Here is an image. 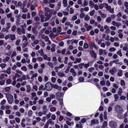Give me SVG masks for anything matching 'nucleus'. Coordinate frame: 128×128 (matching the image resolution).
I'll use <instances>...</instances> for the list:
<instances>
[{"mask_svg":"<svg viewBox=\"0 0 128 128\" xmlns=\"http://www.w3.org/2000/svg\"><path fill=\"white\" fill-rule=\"evenodd\" d=\"M115 111L117 113V116L119 119L122 118V113L123 112L122 107L119 105H116L114 106Z\"/></svg>","mask_w":128,"mask_h":128,"instance_id":"f257e3e1","label":"nucleus"},{"mask_svg":"<svg viewBox=\"0 0 128 128\" xmlns=\"http://www.w3.org/2000/svg\"><path fill=\"white\" fill-rule=\"evenodd\" d=\"M5 96L8 103L10 104H12L14 101L13 96L9 93H6Z\"/></svg>","mask_w":128,"mask_h":128,"instance_id":"f03ea898","label":"nucleus"},{"mask_svg":"<svg viewBox=\"0 0 128 128\" xmlns=\"http://www.w3.org/2000/svg\"><path fill=\"white\" fill-rule=\"evenodd\" d=\"M46 89L48 91H50L52 88V84L50 82H48L46 83L45 85Z\"/></svg>","mask_w":128,"mask_h":128,"instance_id":"7ed1b4c3","label":"nucleus"},{"mask_svg":"<svg viewBox=\"0 0 128 128\" xmlns=\"http://www.w3.org/2000/svg\"><path fill=\"white\" fill-rule=\"evenodd\" d=\"M109 126L112 128H116L117 127V124L116 122L114 121H111L109 122Z\"/></svg>","mask_w":128,"mask_h":128,"instance_id":"20e7f679","label":"nucleus"},{"mask_svg":"<svg viewBox=\"0 0 128 128\" xmlns=\"http://www.w3.org/2000/svg\"><path fill=\"white\" fill-rule=\"evenodd\" d=\"M90 52L92 58H94L96 59L97 58V54L92 49L90 50Z\"/></svg>","mask_w":128,"mask_h":128,"instance_id":"39448f33","label":"nucleus"},{"mask_svg":"<svg viewBox=\"0 0 128 128\" xmlns=\"http://www.w3.org/2000/svg\"><path fill=\"white\" fill-rule=\"evenodd\" d=\"M44 15L46 17L45 18V21L46 22L52 16V14H48V12H46L45 13Z\"/></svg>","mask_w":128,"mask_h":128,"instance_id":"423d86ee","label":"nucleus"},{"mask_svg":"<svg viewBox=\"0 0 128 128\" xmlns=\"http://www.w3.org/2000/svg\"><path fill=\"white\" fill-rule=\"evenodd\" d=\"M112 24L114 26H116L118 28L121 25V24L120 22H117L116 21H113L112 22Z\"/></svg>","mask_w":128,"mask_h":128,"instance_id":"0eeeda50","label":"nucleus"},{"mask_svg":"<svg viewBox=\"0 0 128 128\" xmlns=\"http://www.w3.org/2000/svg\"><path fill=\"white\" fill-rule=\"evenodd\" d=\"M106 51V50H103L102 49H100L99 50V54L100 55H101L102 54L104 55L107 54Z\"/></svg>","mask_w":128,"mask_h":128,"instance_id":"6e6552de","label":"nucleus"},{"mask_svg":"<svg viewBox=\"0 0 128 128\" xmlns=\"http://www.w3.org/2000/svg\"><path fill=\"white\" fill-rule=\"evenodd\" d=\"M70 72L72 74V75L74 77L76 76H77V74L75 72V70L74 68H71L70 70Z\"/></svg>","mask_w":128,"mask_h":128,"instance_id":"1a4fd4ad","label":"nucleus"},{"mask_svg":"<svg viewBox=\"0 0 128 128\" xmlns=\"http://www.w3.org/2000/svg\"><path fill=\"white\" fill-rule=\"evenodd\" d=\"M122 16V14L121 12H118L116 15L117 20L118 21H120L121 20V17Z\"/></svg>","mask_w":128,"mask_h":128,"instance_id":"9d476101","label":"nucleus"},{"mask_svg":"<svg viewBox=\"0 0 128 128\" xmlns=\"http://www.w3.org/2000/svg\"><path fill=\"white\" fill-rule=\"evenodd\" d=\"M117 71L115 67H113L109 70V72L112 74H114Z\"/></svg>","mask_w":128,"mask_h":128,"instance_id":"9b49d317","label":"nucleus"},{"mask_svg":"<svg viewBox=\"0 0 128 128\" xmlns=\"http://www.w3.org/2000/svg\"><path fill=\"white\" fill-rule=\"evenodd\" d=\"M41 38L42 39L44 40L46 42H47V41L49 39V38L48 36H45L44 34H42L41 36Z\"/></svg>","mask_w":128,"mask_h":128,"instance_id":"f8f14e48","label":"nucleus"},{"mask_svg":"<svg viewBox=\"0 0 128 128\" xmlns=\"http://www.w3.org/2000/svg\"><path fill=\"white\" fill-rule=\"evenodd\" d=\"M10 40L11 41H13L16 39V35L15 34H10Z\"/></svg>","mask_w":128,"mask_h":128,"instance_id":"ddd939ff","label":"nucleus"},{"mask_svg":"<svg viewBox=\"0 0 128 128\" xmlns=\"http://www.w3.org/2000/svg\"><path fill=\"white\" fill-rule=\"evenodd\" d=\"M99 123L98 120L96 119H93L91 121V125H94L96 124H98Z\"/></svg>","mask_w":128,"mask_h":128,"instance_id":"4468645a","label":"nucleus"},{"mask_svg":"<svg viewBox=\"0 0 128 128\" xmlns=\"http://www.w3.org/2000/svg\"><path fill=\"white\" fill-rule=\"evenodd\" d=\"M8 75L4 73L0 74V80H2L4 78V76L7 77Z\"/></svg>","mask_w":128,"mask_h":128,"instance_id":"2eb2a0df","label":"nucleus"},{"mask_svg":"<svg viewBox=\"0 0 128 128\" xmlns=\"http://www.w3.org/2000/svg\"><path fill=\"white\" fill-rule=\"evenodd\" d=\"M10 58L8 56H6L5 57H4L2 60V61L4 63H6V62H8V61L10 60Z\"/></svg>","mask_w":128,"mask_h":128,"instance_id":"dca6fc26","label":"nucleus"},{"mask_svg":"<svg viewBox=\"0 0 128 128\" xmlns=\"http://www.w3.org/2000/svg\"><path fill=\"white\" fill-rule=\"evenodd\" d=\"M51 46L52 48L51 49V50L52 52H54L55 51V48L56 47V45L54 44H52Z\"/></svg>","mask_w":128,"mask_h":128,"instance_id":"f3484780","label":"nucleus"},{"mask_svg":"<svg viewBox=\"0 0 128 128\" xmlns=\"http://www.w3.org/2000/svg\"><path fill=\"white\" fill-rule=\"evenodd\" d=\"M57 74L58 76L60 77H62L65 76L64 74L62 72H58L57 73Z\"/></svg>","mask_w":128,"mask_h":128,"instance_id":"a211bd4d","label":"nucleus"},{"mask_svg":"<svg viewBox=\"0 0 128 128\" xmlns=\"http://www.w3.org/2000/svg\"><path fill=\"white\" fill-rule=\"evenodd\" d=\"M26 92L28 93H29L31 91L30 86L29 85H27L26 86Z\"/></svg>","mask_w":128,"mask_h":128,"instance_id":"6ab92c4d","label":"nucleus"},{"mask_svg":"<svg viewBox=\"0 0 128 128\" xmlns=\"http://www.w3.org/2000/svg\"><path fill=\"white\" fill-rule=\"evenodd\" d=\"M89 6L91 8H93L94 5L95 4L92 0H90L89 1Z\"/></svg>","mask_w":128,"mask_h":128,"instance_id":"aec40b11","label":"nucleus"},{"mask_svg":"<svg viewBox=\"0 0 128 128\" xmlns=\"http://www.w3.org/2000/svg\"><path fill=\"white\" fill-rule=\"evenodd\" d=\"M7 66L6 64L4 63H2L0 64V67L2 69H3L5 68Z\"/></svg>","mask_w":128,"mask_h":128,"instance_id":"412c9836","label":"nucleus"},{"mask_svg":"<svg viewBox=\"0 0 128 128\" xmlns=\"http://www.w3.org/2000/svg\"><path fill=\"white\" fill-rule=\"evenodd\" d=\"M53 88L59 90H60L62 89V88L60 86H58L57 84H54L53 86Z\"/></svg>","mask_w":128,"mask_h":128,"instance_id":"4be33fe9","label":"nucleus"},{"mask_svg":"<svg viewBox=\"0 0 128 128\" xmlns=\"http://www.w3.org/2000/svg\"><path fill=\"white\" fill-rule=\"evenodd\" d=\"M23 45V48L26 47L28 44V40L22 41Z\"/></svg>","mask_w":128,"mask_h":128,"instance_id":"5701e85b","label":"nucleus"},{"mask_svg":"<svg viewBox=\"0 0 128 128\" xmlns=\"http://www.w3.org/2000/svg\"><path fill=\"white\" fill-rule=\"evenodd\" d=\"M123 92L122 89L121 88H119L118 92V94L120 96H121L122 95V93Z\"/></svg>","mask_w":128,"mask_h":128,"instance_id":"b1692460","label":"nucleus"},{"mask_svg":"<svg viewBox=\"0 0 128 128\" xmlns=\"http://www.w3.org/2000/svg\"><path fill=\"white\" fill-rule=\"evenodd\" d=\"M47 123L49 124H51L53 125L54 124V122L52 121L51 119H49L47 121Z\"/></svg>","mask_w":128,"mask_h":128,"instance_id":"393cba45","label":"nucleus"},{"mask_svg":"<svg viewBox=\"0 0 128 128\" xmlns=\"http://www.w3.org/2000/svg\"><path fill=\"white\" fill-rule=\"evenodd\" d=\"M62 4L65 7H67L68 6L67 0H63Z\"/></svg>","mask_w":128,"mask_h":128,"instance_id":"a878e982","label":"nucleus"},{"mask_svg":"<svg viewBox=\"0 0 128 128\" xmlns=\"http://www.w3.org/2000/svg\"><path fill=\"white\" fill-rule=\"evenodd\" d=\"M64 66V64H62L59 66H56L54 68L55 69H58V68H62Z\"/></svg>","mask_w":128,"mask_h":128,"instance_id":"bb28decb","label":"nucleus"},{"mask_svg":"<svg viewBox=\"0 0 128 128\" xmlns=\"http://www.w3.org/2000/svg\"><path fill=\"white\" fill-rule=\"evenodd\" d=\"M105 8H106V10L107 11H108L110 8H111V6L108 5L106 3L104 4Z\"/></svg>","mask_w":128,"mask_h":128,"instance_id":"cd10ccee","label":"nucleus"},{"mask_svg":"<svg viewBox=\"0 0 128 128\" xmlns=\"http://www.w3.org/2000/svg\"><path fill=\"white\" fill-rule=\"evenodd\" d=\"M90 48H91V49H92V48L93 47V46L94 44V42H90L88 43Z\"/></svg>","mask_w":128,"mask_h":128,"instance_id":"c85d7f7f","label":"nucleus"},{"mask_svg":"<svg viewBox=\"0 0 128 128\" xmlns=\"http://www.w3.org/2000/svg\"><path fill=\"white\" fill-rule=\"evenodd\" d=\"M114 63L116 64H120V65L122 64V63L121 62H119L118 60H113Z\"/></svg>","mask_w":128,"mask_h":128,"instance_id":"c756f323","label":"nucleus"},{"mask_svg":"<svg viewBox=\"0 0 128 128\" xmlns=\"http://www.w3.org/2000/svg\"><path fill=\"white\" fill-rule=\"evenodd\" d=\"M107 122L106 121H104L101 127V128H104L107 126Z\"/></svg>","mask_w":128,"mask_h":128,"instance_id":"7c9ffc66","label":"nucleus"},{"mask_svg":"<svg viewBox=\"0 0 128 128\" xmlns=\"http://www.w3.org/2000/svg\"><path fill=\"white\" fill-rule=\"evenodd\" d=\"M111 18L110 17H108L106 18V22L107 23H110L111 22Z\"/></svg>","mask_w":128,"mask_h":128,"instance_id":"2f4dec72","label":"nucleus"},{"mask_svg":"<svg viewBox=\"0 0 128 128\" xmlns=\"http://www.w3.org/2000/svg\"><path fill=\"white\" fill-rule=\"evenodd\" d=\"M114 98H115L114 101L115 102H116L118 100L119 98V96H118V94H115L114 95Z\"/></svg>","mask_w":128,"mask_h":128,"instance_id":"473e14b6","label":"nucleus"},{"mask_svg":"<svg viewBox=\"0 0 128 128\" xmlns=\"http://www.w3.org/2000/svg\"><path fill=\"white\" fill-rule=\"evenodd\" d=\"M90 19V17L88 15H86L84 18V20L86 21H88Z\"/></svg>","mask_w":128,"mask_h":128,"instance_id":"72a5a7b5","label":"nucleus"},{"mask_svg":"<svg viewBox=\"0 0 128 128\" xmlns=\"http://www.w3.org/2000/svg\"><path fill=\"white\" fill-rule=\"evenodd\" d=\"M17 32L19 35L21 34V29L19 27L17 28L16 29Z\"/></svg>","mask_w":128,"mask_h":128,"instance_id":"f704fd0d","label":"nucleus"},{"mask_svg":"<svg viewBox=\"0 0 128 128\" xmlns=\"http://www.w3.org/2000/svg\"><path fill=\"white\" fill-rule=\"evenodd\" d=\"M11 70V69L10 68V67H9L6 70V73L8 74H10L11 73L10 71Z\"/></svg>","mask_w":128,"mask_h":128,"instance_id":"c9c22d12","label":"nucleus"},{"mask_svg":"<svg viewBox=\"0 0 128 128\" xmlns=\"http://www.w3.org/2000/svg\"><path fill=\"white\" fill-rule=\"evenodd\" d=\"M106 3H104L103 4H101L99 5V7L100 9H102L104 7H105L104 4Z\"/></svg>","mask_w":128,"mask_h":128,"instance_id":"e433bc0d","label":"nucleus"},{"mask_svg":"<svg viewBox=\"0 0 128 128\" xmlns=\"http://www.w3.org/2000/svg\"><path fill=\"white\" fill-rule=\"evenodd\" d=\"M5 20L4 18L0 20L1 24L2 25H4L5 23Z\"/></svg>","mask_w":128,"mask_h":128,"instance_id":"4c0bfd02","label":"nucleus"},{"mask_svg":"<svg viewBox=\"0 0 128 128\" xmlns=\"http://www.w3.org/2000/svg\"><path fill=\"white\" fill-rule=\"evenodd\" d=\"M32 114V111L31 110H29L28 112V115L29 117H31Z\"/></svg>","mask_w":128,"mask_h":128,"instance_id":"58836bf2","label":"nucleus"},{"mask_svg":"<svg viewBox=\"0 0 128 128\" xmlns=\"http://www.w3.org/2000/svg\"><path fill=\"white\" fill-rule=\"evenodd\" d=\"M16 52L15 51H13L11 56V58H12L14 56H16Z\"/></svg>","mask_w":128,"mask_h":128,"instance_id":"ea45409f","label":"nucleus"},{"mask_svg":"<svg viewBox=\"0 0 128 128\" xmlns=\"http://www.w3.org/2000/svg\"><path fill=\"white\" fill-rule=\"evenodd\" d=\"M22 41H24L28 40V39L27 37L24 35H23L22 37Z\"/></svg>","mask_w":128,"mask_h":128,"instance_id":"a19ab883","label":"nucleus"},{"mask_svg":"<svg viewBox=\"0 0 128 128\" xmlns=\"http://www.w3.org/2000/svg\"><path fill=\"white\" fill-rule=\"evenodd\" d=\"M94 70L95 68L94 67H91L88 68V70L90 72H92Z\"/></svg>","mask_w":128,"mask_h":128,"instance_id":"79ce46f5","label":"nucleus"},{"mask_svg":"<svg viewBox=\"0 0 128 128\" xmlns=\"http://www.w3.org/2000/svg\"><path fill=\"white\" fill-rule=\"evenodd\" d=\"M42 110L44 114H46L48 111V110L47 108H42Z\"/></svg>","mask_w":128,"mask_h":128,"instance_id":"37998d69","label":"nucleus"},{"mask_svg":"<svg viewBox=\"0 0 128 128\" xmlns=\"http://www.w3.org/2000/svg\"><path fill=\"white\" fill-rule=\"evenodd\" d=\"M38 53L40 54L41 56L43 55L44 54L43 52V50L42 49H41L40 50L38 51Z\"/></svg>","mask_w":128,"mask_h":128,"instance_id":"c03bdc74","label":"nucleus"},{"mask_svg":"<svg viewBox=\"0 0 128 128\" xmlns=\"http://www.w3.org/2000/svg\"><path fill=\"white\" fill-rule=\"evenodd\" d=\"M56 110V108L54 107H52L50 108V110L51 112H54Z\"/></svg>","mask_w":128,"mask_h":128,"instance_id":"a18cd8bd","label":"nucleus"},{"mask_svg":"<svg viewBox=\"0 0 128 128\" xmlns=\"http://www.w3.org/2000/svg\"><path fill=\"white\" fill-rule=\"evenodd\" d=\"M48 64L51 68H53L54 67V65L52 63L48 62Z\"/></svg>","mask_w":128,"mask_h":128,"instance_id":"49530a36","label":"nucleus"},{"mask_svg":"<svg viewBox=\"0 0 128 128\" xmlns=\"http://www.w3.org/2000/svg\"><path fill=\"white\" fill-rule=\"evenodd\" d=\"M21 69L22 70L24 71L25 72L27 70V68L25 66H22L21 68Z\"/></svg>","mask_w":128,"mask_h":128,"instance_id":"de8ad7c7","label":"nucleus"},{"mask_svg":"<svg viewBox=\"0 0 128 128\" xmlns=\"http://www.w3.org/2000/svg\"><path fill=\"white\" fill-rule=\"evenodd\" d=\"M6 100L5 99L2 100L0 102L1 105H2L4 104L6 102Z\"/></svg>","mask_w":128,"mask_h":128,"instance_id":"09e8293b","label":"nucleus"},{"mask_svg":"<svg viewBox=\"0 0 128 128\" xmlns=\"http://www.w3.org/2000/svg\"><path fill=\"white\" fill-rule=\"evenodd\" d=\"M116 50V48L113 47L110 48L109 49V51L110 52L114 51H115Z\"/></svg>","mask_w":128,"mask_h":128,"instance_id":"8fccbe9b","label":"nucleus"},{"mask_svg":"<svg viewBox=\"0 0 128 128\" xmlns=\"http://www.w3.org/2000/svg\"><path fill=\"white\" fill-rule=\"evenodd\" d=\"M84 80V78L83 77H80L79 78V81L81 82H83Z\"/></svg>","mask_w":128,"mask_h":128,"instance_id":"3c124183","label":"nucleus"},{"mask_svg":"<svg viewBox=\"0 0 128 128\" xmlns=\"http://www.w3.org/2000/svg\"><path fill=\"white\" fill-rule=\"evenodd\" d=\"M32 30L33 33L34 34H36L37 33V31L36 30V29L35 27H33L32 28Z\"/></svg>","mask_w":128,"mask_h":128,"instance_id":"603ef678","label":"nucleus"},{"mask_svg":"<svg viewBox=\"0 0 128 128\" xmlns=\"http://www.w3.org/2000/svg\"><path fill=\"white\" fill-rule=\"evenodd\" d=\"M32 96V98H34L35 96H36V94L35 92H32L30 94Z\"/></svg>","mask_w":128,"mask_h":128,"instance_id":"864d4df0","label":"nucleus"},{"mask_svg":"<svg viewBox=\"0 0 128 128\" xmlns=\"http://www.w3.org/2000/svg\"><path fill=\"white\" fill-rule=\"evenodd\" d=\"M51 119L53 120H55L56 119V115L54 114H53L51 116Z\"/></svg>","mask_w":128,"mask_h":128,"instance_id":"5fc2aeb1","label":"nucleus"},{"mask_svg":"<svg viewBox=\"0 0 128 128\" xmlns=\"http://www.w3.org/2000/svg\"><path fill=\"white\" fill-rule=\"evenodd\" d=\"M120 97V100H124L126 99V97L125 96H121Z\"/></svg>","mask_w":128,"mask_h":128,"instance_id":"6e6d98bb","label":"nucleus"},{"mask_svg":"<svg viewBox=\"0 0 128 128\" xmlns=\"http://www.w3.org/2000/svg\"><path fill=\"white\" fill-rule=\"evenodd\" d=\"M52 114L50 113V112H49V113L46 115V118L47 119H49L50 117V116Z\"/></svg>","mask_w":128,"mask_h":128,"instance_id":"4d7b16f0","label":"nucleus"},{"mask_svg":"<svg viewBox=\"0 0 128 128\" xmlns=\"http://www.w3.org/2000/svg\"><path fill=\"white\" fill-rule=\"evenodd\" d=\"M4 34L2 32H0V38L2 39L4 38Z\"/></svg>","mask_w":128,"mask_h":128,"instance_id":"13d9d810","label":"nucleus"},{"mask_svg":"<svg viewBox=\"0 0 128 128\" xmlns=\"http://www.w3.org/2000/svg\"><path fill=\"white\" fill-rule=\"evenodd\" d=\"M123 74L122 70L120 71L118 73V75L119 76H121Z\"/></svg>","mask_w":128,"mask_h":128,"instance_id":"bf43d9fd","label":"nucleus"},{"mask_svg":"<svg viewBox=\"0 0 128 128\" xmlns=\"http://www.w3.org/2000/svg\"><path fill=\"white\" fill-rule=\"evenodd\" d=\"M75 60L77 62L79 63L82 60V59L81 58H75Z\"/></svg>","mask_w":128,"mask_h":128,"instance_id":"052dcab7","label":"nucleus"},{"mask_svg":"<svg viewBox=\"0 0 128 128\" xmlns=\"http://www.w3.org/2000/svg\"><path fill=\"white\" fill-rule=\"evenodd\" d=\"M77 18V16L76 15H75L72 17V20L74 21L76 20Z\"/></svg>","mask_w":128,"mask_h":128,"instance_id":"680f3d73","label":"nucleus"},{"mask_svg":"<svg viewBox=\"0 0 128 128\" xmlns=\"http://www.w3.org/2000/svg\"><path fill=\"white\" fill-rule=\"evenodd\" d=\"M16 29V26L15 25H14L12 27L11 30L12 32H14L15 31Z\"/></svg>","mask_w":128,"mask_h":128,"instance_id":"e2e57ef3","label":"nucleus"},{"mask_svg":"<svg viewBox=\"0 0 128 128\" xmlns=\"http://www.w3.org/2000/svg\"><path fill=\"white\" fill-rule=\"evenodd\" d=\"M33 88L36 91H37L38 90V86L36 85L34 86H33Z\"/></svg>","mask_w":128,"mask_h":128,"instance_id":"0e129e2a","label":"nucleus"},{"mask_svg":"<svg viewBox=\"0 0 128 128\" xmlns=\"http://www.w3.org/2000/svg\"><path fill=\"white\" fill-rule=\"evenodd\" d=\"M22 12L24 13L27 12L28 11V10L27 8H24L23 7L22 8Z\"/></svg>","mask_w":128,"mask_h":128,"instance_id":"69168bd1","label":"nucleus"},{"mask_svg":"<svg viewBox=\"0 0 128 128\" xmlns=\"http://www.w3.org/2000/svg\"><path fill=\"white\" fill-rule=\"evenodd\" d=\"M84 48H87L88 47V45L86 43H85L84 45Z\"/></svg>","mask_w":128,"mask_h":128,"instance_id":"338daca9","label":"nucleus"},{"mask_svg":"<svg viewBox=\"0 0 128 128\" xmlns=\"http://www.w3.org/2000/svg\"><path fill=\"white\" fill-rule=\"evenodd\" d=\"M95 12V10H92L90 13V15L91 16H93Z\"/></svg>","mask_w":128,"mask_h":128,"instance_id":"774afa93","label":"nucleus"}]
</instances>
